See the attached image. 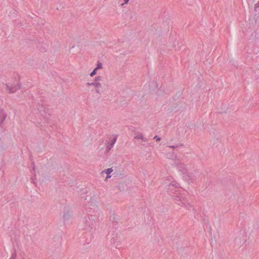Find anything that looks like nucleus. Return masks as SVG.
<instances>
[{"mask_svg": "<svg viewBox=\"0 0 259 259\" xmlns=\"http://www.w3.org/2000/svg\"><path fill=\"white\" fill-rule=\"evenodd\" d=\"M98 217L96 214L90 215L88 217H84L83 219L84 226L83 230L92 233L95 229L98 220Z\"/></svg>", "mask_w": 259, "mask_h": 259, "instance_id": "f257e3e1", "label": "nucleus"}, {"mask_svg": "<svg viewBox=\"0 0 259 259\" xmlns=\"http://www.w3.org/2000/svg\"><path fill=\"white\" fill-rule=\"evenodd\" d=\"M21 83L19 80L15 79L12 83L6 84V89L9 91L10 94L14 93L21 88Z\"/></svg>", "mask_w": 259, "mask_h": 259, "instance_id": "f03ea898", "label": "nucleus"}, {"mask_svg": "<svg viewBox=\"0 0 259 259\" xmlns=\"http://www.w3.org/2000/svg\"><path fill=\"white\" fill-rule=\"evenodd\" d=\"M179 194H177L176 192L175 193V195H173L174 200L175 202L179 205H184L187 209H189L191 207L190 204L186 202L185 199L182 197V196L180 195H178Z\"/></svg>", "mask_w": 259, "mask_h": 259, "instance_id": "7ed1b4c3", "label": "nucleus"}, {"mask_svg": "<svg viewBox=\"0 0 259 259\" xmlns=\"http://www.w3.org/2000/svg\"><path fill=\"white\" fill-rule=\"evenodd\" d=\"M102 80V77L101 76H96L95 78V81L92 83L87 82L86 83L87 86L93 85L96 88V93L101 94L102 92H101L100 88L102 87V84L100 82H98L99 81Z\"/></svg>", "mask_w": 259, "mask_h": 259, "instance_id": "20e7f679", "label": "nucleus"}, {"mask_svg": "<svg viewBox=\"0 0 259 259\" xmlns=\"http://www.w3.org/2000/svg\"><path fill=\"white\" fill-rule=\"evenodd\" d=\"M243 243L244 240L242 239V236L241 235L238 236L234 240V245L236 246H241Z\"/></svg>", "mask_w": 259, "mask_h": 259, "instance_id": "39448f33", "label": "nucleus"}, {"mask_svg": "<svg viewBox=\"0 0 259 259\" xmlns=\"http://www.w3.org/2000/svg\"><path fill=\"white\" fill-rule=\"evenodd\" d=\"M71 217V213L68 210H65L64 211V213L63 215V220L64 222L68 221Z\"/></svg>", "mask_w": 259, "mask_h": 259, "instance_id": "423d86ee", "label": "nucleus"}, {"mask_svg": "<svg viewBox=\"0 0 259 259\" xmlns=\"http://www.w3.org/2000/svg\"><path fill=\"white\" fill-rule=\"evenodd\" d=\"M117 137H114L113 140H112L111 142L109 144L108 142H107V144H108L107 146L106 151H109L113 146L114 144L115 143L116 141Z\"/></svg>", "mask_w": 259, "mask_h": 259, "instance_id": "0eeeda50", "label": "nucleus"}, {"mask_svg": "<svg viewBox=\"0 0 259 259\" xmlns=\"http://www.w3.org/2000/svg\"><path fill=\"white\" fill-rule=\"evenodd\" d=\"M6 117V114L3 109L0 108V125H1Z\"/></svg>", "mask_w": 259, "mask_h": 259, "instance_id": "6e6552de", "label": "nucleus"}, {"mask_svg": "<svg viewBox=\"0 0 259 259\" xmlns=\"http://www.w3.org/2000/svg\"><path fill=\"white\" fill-rule=\"evenodd\" d=\"M175 164L177 165V168L180 171H181L182 172L185 173L186 172V167L185 166V165L183 163H180L177 164L176 163H175Z\"/></svg>", "mask_w": 259, "mask_h": 259, "instance_id": "1a4fd4ad", "label": "nucleus"}, {"mask_svg": "<svg viewBox=\"0 0 259 259\" xmlns=\"http://www.w3.org/2000/svg\"><path fill=\"white\" fill-rule=\"evenodd\" d=\"M134 138L137 139H141L144 142L148 141V139H147L146 138H144L143 137L142 134H141L140 133H138L136 136H135L134 137Z\"/></svg>", "mask_w": 259, "mask_h": 259, "instance_id": "9d476101", "label": "nucleus"}, {"mask_svg": "<svg viewBox=\"0 0 259 259\" xmlns=\"http://www.w3.org/2000/svg\"><path fill=\"white\" fill-rule=\"evenodd\" d=\"M110 220L112 222L117 223L119 220V217L117 215H116L113 213L112 215H111L110 217Z\"/></svg>", "mask_w": 259, "mask_h": 259, "instance_id": "9b49d317", "label": "nucleus"}, {"mask_svg": "<svg viewBox=\"0 0 259 259\" xmlns=\"http://www.w3.org/2000/svg\"><path fill=\"white\" fill-rule=\"evenodd\" d=\"M167 147H169V148H172L173 149L178 150V149L180 148L184 147V145L183 144L181 143V144H179L176 145L168 146Z\"/></svg>", "mask_w": 259, "mask_h": 259, "instance_id": "f8f14e48", "label": "nucleus"}, {"mask_svg": "<svg viewBox=\"0 0 259 259\" xmlns=\"http://www.w3.org/2000/svg\"><path fill=\"white\" fill-rule=\"evenodd\" d=\"M112 171H113V169L112 168H109L106 169V170H105V172L107 175H109V174H110ZM110 176H107V178H110Z\"/></svg>", "mask_w": 259, "mask_h": 259, "instance_id": "ddd939ff", "label": "nucleus"}, {"mask_svg": "<svg viewBox=\"0 0 259 259\" xmlns=\"http://www.w3.org/2000/svg\"><path fill=\"white\" fill-rule=\"evenodd\" d=\"M102 68V64L98 61L97 62V67L95 68L97 70H98L99 69H101Z\"/></svg>", "mask_w": 259, "mask_h": 259, "instance_id": "4468645a", "label": "nucleus"}, {"mask_svg": "<svg viewBox=\"0 0 259 259\" xmlns=\"http://www.w3.org/2000/svg\"><path fill=\"white\" fill-rule=\"evenodd\" d=\"M97 70L95 68L93 70V71L90 73V76H93L94 75H95L97 73Z\"/></svg>", "mask_w": 259, "mask_h": 259, "instance_id": "2eb2a0df", "label": "nucleus"}, {"mask_svg": "<svg viewBox=\"0 0 259 259\" xmlns=\"http://www.w3.org/2000/svg\"><path fill=\"white\" fill-rule=\"evenodd\" d=\"M154 139H156V141H160L161 140V138L159 137L158 136H155Z\"/></svg>", "mask_w": 259, "mask_h": 259, "instance_id": "dca6fc26", "label": "nucleus"}, {"mask_svg": "<svg viewBox=\"0 0 259 259\" xmlns=\"http://www.w3.org/2000/svg\"><path fill=\"white\" fill-rule=\"evenodd\" d=\"M172 187V188H173V187H174V185H172V184H169L168 185V189H171V190H172V189L171 188Z\"/></svg>", "mask_w": 259, "mask_h": 259, "instance_id": "f3484780", "label": "nucleus"}, {"mask_svg": "<svg viewBox=\"0 0 259 259\" xmlns=\"http://www.w3.org/2000/svg\"><path fill=\"white\" fill-rule=\"evenodd\" d=\"M16 253H15V252H14V253L12 254V255L10 259H14V258L16 257Z\"/></svg>", "mask_w": 259, "mask_h": 259, "instance_id": "a211bd4d", "label": "nucleus"}, {"mask_svg": "<svg viewBox=\"0 0 259 259\" xmlns=\"http://www.w3.org/2000/svg\"><path fill=\"white\" fill-rule=\"evenodd\" d=\"M115 238H113L112 239H111V242L112 243H115Z\"/></svg>", "mask_w": 259, "mask_h": 259, "instance_id": "6ab92c4d", "label": "nucleus"}, {"mask_svg": "<svg viewBox=\"0 0 259 259\" xmlns=\"http://www.w3.org/2000/svg\"><path fill=\"white\" fill-rule=\"evenodd\" d=\"M130 0H124L125 4H127L128 3Z\"/></svg>", "mask_w": 259, "mask_h": 259, "instance_id": "aec40b11", "label": "nucleus"}]
</instances>
